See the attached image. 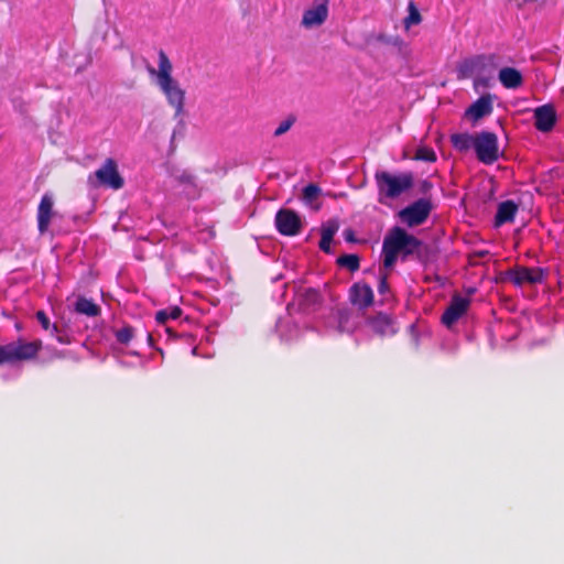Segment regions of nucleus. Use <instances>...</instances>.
<instances>
[{
    "mask_svg": "<svg viewBox=\"0 0 564 564\" xmlns=\"http://www.w3.org/2000/svg\"><path fill=\"white\" fill-rule=\"evenodd\" d=\"M57 340H58L61 344H69V340H68V337H67V336H57Z\"/></svg>",
    "mask_w": 564,
    "mask_h": 564,
    "instance_id": "37",
    "label": "nucleus"
},
{
    "mask_svg": "<svg viewBox=\"0 0 564 564\" xmlns=\"http://www.w3.org/2000/svg\"><path fill=\"white\" fill-rule=\"evenodd\" d=\"M476 134L454 133L451 135L452 145L459 152H467L475 148Z\"/></svg>",
    "mask_w": 564,
    "mask_h": 564,
    "instance_id": "23",
    "label": "nucleus"
},
{
    "mask_svg": "<svg viewBox=\"0 0 564 564\" xmlns=\"http://www.w3.org/2000/svg\"><path fill=\"white\" fill-rule=\"evenodd\" d=\"M115 336L118 343L128 345L134 336V328L130 325H124L115 333Z\"/></svg>",
    "mask_w": 564,
    "mask_h": 564,
    "instance_id": "29",
    "label": "nucleus"
},
{
    "mask_svg": "<svg viewBox=\"0 0 564 564\" xmlns=\"http://www.w3.org/2000/svg\"><path fill=\"white\" fill-rule=\"evenodd\" d=\"M41 339L26 341L19 338L6 345H0V365H17L34 361L42 350Z\"/></svg>",
    "mask_w": 564,
    "mask_h": 564,
    "instance_id": "3",
    "label": "nucleus"
},
{
    "mask_svg": "<svg viewBox=\"0 0 564 564\" xmlns=\"http://www.w3.org/2000/svg\"><path fill=\"white\" fill-rule=\"evenodd\" d=\"M295 122V117L289 116L285 120L281 121L274 131V137H280L286 133Z\"/></svg>",
    "mask_w": 564,
    "mask_h": 564,
    "instance_id": "31",
    "label": "nucleus"
},
{
    "mask_svg": "<svg viewBox=\"0 0 564 564\" xmlns=\"http://www.w3.org/2000/svg\"><path fill=\"white\" fill-rule=\"evenodd\" d=\"M193 180H194V177H193L191 174H186V173H184V174H182V175L180 176V181H181L182 183H188V184H191V183H193Z\"/></svg>",
    "mask_w": 564,
    "mask_h": 564,
    "instance_id": "36",
    "label": "nucleus"
},
{
    "mask_svg": "<svg viewBox=\"0 0 564 564\" xmlns=\"http://www.w3.org/2000/svg\"><path fill=\"white\" fill-rule=\"evenodd\" d=\"M498 78L501 85L507 89H517L523 84V76L514 67H503L499 70Z\"/></svg>",
    "mask_w": 564,
    "mask_h": 564,
    "instance_id": "19",
    "label": "nucleus"
},
{
    "mask_svg": "<svg viewBox=\"0 0 564 564\" xmlns=\"http://www.w3.org/2000/svg\"><path fill=\"white\" fill-rule=\"evenodd\" d=\"M390 270H391V268H386L384 265L379 269L378 292L382 296H386L389 293L388 279L390 276Z\"/></svg>",
    "mask_w": 564,
    "mask_h": 564,
    "instance_id": "27",
    "label": "nucleus"
},
{
    "mask_svg": "<svg viewBox=\"0 0 564 564\" xmlns=\"http://www.w3.org/2000/svg\"><path fill=\"white\" fill-rule=\"evenodd\" d=\"M423 242L415 236L409 234L404 228L394 226L386 235L382 243V257L386 268H392L401 254L405 260L408 257L419 253Z\"/></svg>",
    "mask_w": 564,
    "mask_h": 564,
    "instance_id": "1",
    "label": "nucleus"
},
{
    "mask_svg": "<svg viewBox=\"0 0 564 564\" xmlns=\"http://www.w3.org/2000/svg\"><path fill=\"white\" fill-rule=\"evenodd\" d=\"M478 161L494 164L499 159V141L495 132L481 131L476 133L475 148Z\"/></svg>",
    "mask_w": 564,
    "mask_h": 564,
    "instance_id": "4",
    "label": "nucleus"
},
{
    "mask_svg": "<svg viewBox=\"0 0 564 564\" xmlns=\"http://www.w3.org/2000/svg\"><path fill=\"white\" fill-rule=\"evenodd\" d=\"M339 229V224L337 220H328L322 227V237L319 241V249L325 253H330V243L333 241L334 236Z\"/></svg>",
    "mask_w": 564,
    "mask_h": 564,
    "instance_id": "20",
    "label": "nucleus"
},
{
    "mask_svg": "<svg viewBox=\"0 0 564 564\" xmlns=\"http://www.w3.org/2000/svg\"><path fill=\"white\" fill-rule=\"evenodd\" d=\"M488 253H489V252H488L487 250H484V251H478V252H477V256H479V257H485V256H487Z\"/></svg>",
    "mask_w": 564,
    "mask_h": 564,
    "instance_id": "38",
    "label": "nucleus"
},
{
    "mask_svg": "<svg viewBox=\"0 0 564 564\" xmlns=\"http://www.w3.org/2000/svg\"><path fill=\"white\" fill-rule=\"evenodd\" d=\"M274 224L278 232L286 237L297 236L303 227L300 215L289 208H281L276 212Z\"/></svg>",
    "mask_w": 564,
    "mask_h": 564,
    "instance_id": "6",
    "label": "nucleus"
},
{
    "mask_svg": "<svg viewBox=\"0 0 564 564\" xmlns=\"http://www.w3.org/2000/svg\"><path fill=\"white\" fill-rule=\"evenodd\" d=\"M148 341L152 345V343H153V338H152V335H151V334H149V335H148Z\"/></svg>",
    "mask_w": 564,
    "mask_h": 564,
    "instance_id": "39",
    "label": "nucleus"
},
{
    "mask_svg": "<svg viewBox=\"0 0 564 564\" xmlns=\"http://www.w3.org/2000/svg\"><path fill=\"white\" fill-rule=\"evenodd\" d=\"M492 97L487 94L479 97L466 111L474 120H478L492 112Z\"/></svg>",
    "mask_w": 564,
    "mask_h": 564,
    "instance_id": "18",
    "label": "nucleus"
},
{
    "mask_svg": "<svg viewBox=\"0 0 564 564\" xmlns=\"http://www.w3.org/2000/svg\"><path fill=\"white\" fill-rule=\"evenodd\" d=\"M172 73V64L167 57V55L160 51L159 53V72H158V83H170L174 78L171 75Z\"/></svg>",
    "mask_w": 564,
    "mask_h": 564,
    "instance_id": "24",
    "label": "nucleus"
},
{
    "mask_svg": "<svg viewBox=\"0 0 564 564\" xmlns=\"http://www.w3.org/2000/svg\"><path fill=\"white\" fill-rule=\"evenodd\" d=\"M75 311L89 317H96L100 314L101 308L93 300L85 296H78L75 303Z\"/></svg>",
    "mask_w": 564,
    "mask_h": 564,
    "instance_id": "21",
    "label": "nucleus"
},
{
    "mask_svg": "<svg viewBox=\"0 0 564 564\" xmlns=\"http://www.w3.org/2000/svg\"><path fill=\"white\" fill-rule=\"evenodd\" d=\"M322 194L321 187L315 183H310L302 191V200L305 205L312 207L315 210L321 208V205L316 203Z\"/></svg>",
    "mask_w": 564,
    "mask_h": 564,
    "instance_id": "22",
    "label": "nucleus"
},
{
    "mask_svg": "<svg viewBox=\"0 0 564 564\" xmlns=\"http://www.w3.org/2000/svg\"><path fill=\"white\" fill-rule=\"evenodd\" d=\"M182 315V310L178 306L167 307L158 311L155 314V321L159 324H165L169 319H177Z\"/></svg>",
    "mask_w": 564,
    "mask_h": 564,
    "instance_id": "25",
    "label": "nucleus"
},
{
    "mask_svg": "<svg viewBox=\"0 0 564 564\" xmlns=\"http://www.w3.org/2000/svg\"><path fill=\"white\" fill-rule=\"evenodd\" d=\"M488 57L486 55H476L464 59L457 66L458 79L471 77L474 74L481 72L487 65Z\"/></svg>",
    "mask_w": 564,
    "mask_h": 564,
    "instance_id": "15",
    "label": "nucleus"
},
{
    "mask_svg": "<svg viewBox=\"0 0 564 564\" xmlns=\"http://www.w3.org/2000/svg\"><path fill=\"white\" fill-rule=\"evenodd\" d=\"M375 182L378 191V202L387 204L388 199H395L406 193L414 185L412 172L391 174L387 171H377Z\"/></svg>",
    "mask_w": 564,
    "mask_h": 564,
    "instance_id": "2",
    "label": "nucleus"
},
{
    "mask_svg": "<svg viewBox=\"0 0 564 564\" xmlns=\"http://www.w3.org/2000/svg\"><path fill=\"white\" fill-rule=\"evenodd\" d=\"M95 176L100 185L112 189H120L124 185V181L118 171V164L111 158L107 159L102 166L95 172Z\"/></svg>",
    "mask_w": 564,
    "mask_h": 564,
    "instance_id": "8",
    "label": "nucleus"
},
{
    "mask_svg": "<svg viewBox=\"0 0 564 564\" xmlns=\"http://www.w3.org/2000/svg\"><path fill=\"white\" fill-rule=\"evenodd\" d=\"M509 280L517 286L523 284H536L544 280L545 271L539 267H522L518 265L506 272Z\"/></svg>",
    "mask_w": 564,
    "mask_h": 564,
    "instance_id": "7",
    "label": "nucleus"
},
{
    "mask_svg": "<svg viewBox=\"0 0 564 564\" xmlns=\"http://www.w3.org/2000/svg\"><path fill=\"white\" fill-rule=\"evenodd\" d=\"M349 299L352 305L365 310L373 304V291L369 284L358 282L351 285Z\"/></svg>",
    "mask_w": 564,
    "mask_h": 564,
    "instance_id": "12",
    "label": "nucleus"
},
{
    "mask_svg": "<svg viewBox=\"0 0 564 564\" xmlns=\"http://www.w3.org/2000/svg\"><path fill=\"white\" fill-rule=\"evenodd\" d=\"M339 267L348 269L350 272H356L360 268V258L357 254H343L337 259Z\"/></svg>",
    "mask_w": 564,
    "mask_h": 564,
    "instance_id": "26",
    "label": "nucleus"
},
{
    "mask_svg": "<svg viewBox=\"0 0 564 564\" xmlns=\"http://www.w3.org/2000/svg\"><path fill=\"white\" fill-rule=\"evenodd\" d=\"M328 15V1L324 0L315 3L312 8L303 13L302 24L305 28H313L325 22Z\"/></svg>",
    "mask_w": 564,
    "mask_h": 564,
    "instance_id": "14",
    "label": "nucleus"
},
{
    "mask_svg": "<svg viewBox=\"0 0 564 564\" xmlns=\"http://www.w3.org/2000/svg\"><path fill=\"white\" fill-rule=\"evenodd\" d=\"M416 161H424V162H435L436 161V153L432 148L429 147H420L413 156Z\"/></svg>",
    "mask_w": 564,
    "mask_h": 564,
    "instance_id": "28",
    "label": "nucleus"
},
{
    "mask_svg": "<svg viewBox=\"0 0 564 564\" xmlns=\"http://www.w3.org/2000/svg\"><path fill=\"white\" fill-rule=\"evenodd\" d=\"M534 127L541 132H550L557 120L555 107L552 104H545L536 107L533 111Z\"/></svg>",
    "mask_w": 564,
    "mask_h": 564,
    "instance_id": "11",
    "label": "nucleus"
},
{
    "mask_svg": "<svg viewBox=\"0 0 564 564\" xmlns=\"http://www.w3.org/2000/svg\"><path fill=\"white\" fill-rule=\"evenodd\" d=\"M518 204L511 199L500 203L495 216V226L500 227L505 224L512 223L518 213Z\"/></svg>",
    "mask_w": 564,
    "mask_h": 564,
    "instance_id": "17",
    "label": "nucleus"
},
{
    "mask_svg": "<svg viewBox=\"0 0 564 564\" xmlns=\"http://www.w3.org/2000/svg\"><path fill=\"white\" fill-rule=\"evenodd\" d=\"M35 316L41 326L43 327V329L48 330L51 327V323L46 313L44 311H37Z\"/></svg>",
    "mask_w": 564,
    "mask_h": 564,
    "instance_id": "33",
    "label": "nucleus"
},
{
    "mask_svg": "<svg viewBox=\"0 0 564 564\" xmlns=\"http://www.w3.org/2000/svg\"><path fill=\"white\" fill-rule=\"evenodd\" d=\"M304 302L307 305H314L319 302V293L316 290L310 289L304 293Z\"/></svg>",
    "mask_w": 564,
    "mask_h": 564,
    "instance_id": "32",
    "label": "nucleus"
},
{
    "mask_svg": "<svg viewBox=\"0 0 564 564\" xmlns=\"http://www.w3.org/2000/svg\"><path fill=\"white\" fill-rule=\"evenodd\" d=\"M344 237H345V240L348 241V242H355L356 241L355 232L351 229H346L344 231Z\"/></svg>",
    "mask_w": 564,
    "mask_h": 564,
    "instance_id": "35",
    "label": "nucleus"
},
{
    "mask_svg": "<svg viewBox=\"0 0 564 564\" xmlns=\"http://www.w3.org/2000/svg\"><path fill=\"white\" fill-rule=\"evenodd\" d=\"M432 187H433L432 183L427 180L422 181L420 184V191L423 194L429 193L432 189Z\"/></svg>",
    "mask_w": 564,
    "mask_h": 564,
    "instance_id": "34",
    "label": "nucleus"
},
{
    "mask_svg": "<svg viewBox=\"0 0 564 564\" xmlns=\"http://www.w3.org/2000/svg\"><path fill=\"white\" fill-rule=\"evenodd\" d=\"M368 324L372 332L379 336H390L395 333L391 317L383 313H379L376 316L369 318Z\"/></svg>",
    "mask_w": 564,
    "mask_h": 564,
    "instance_id": "16",
    "label": "nucleus"
},
{
    "mask_svg": "<svg viewBox=\"0 0 564 564\" xmlns=\"http://www.w3.org/2000/svg\"><path fill=\"white\" fill-rule=\"evenodd\" d=\"M53 205L54 202L52 195L48 193L44 194L37 206V229L42 235L48 230L52 217L54 215Z\"/></svg>",
    "mask_w": 564,
    "mask_h": 564,
    "instance_id": "13",
    "label": "nucleus"
},
{
    "mask_svg": "<svg viewBox=\"0 0 564 564\" xmlns=\"http://www.w3.org/2000/svg\"><path fill=\"white\" fill-rule=\"evenodd\" d=\"M469 304V299L463 297L459 294L453 295L448 306L442 315V323L446 327L454 325L467 312Z\"/></svg>",
    "mask_w": 564,
    "mask_h": 564,
    "instance_id": "9",
    "label": "nucleus"
},
{
    "mask_svg": "<svg viewBox=\"0 0 564 564\" xmlns=\"http://www.w3.org/2000/svg\"><path fill=\"white\" fill-rule=\"evenodd\" d=\"M159 86L165 95L169 105L175 109V117L181 116L184 111L185 90L181 88L175 79L170 80L167 84L161 83Z\"/></svg>",
    "mask_w": 564,
    "mask_h": 564,
    "instance_id": "10",
    "label": "nucleus"
},
{
    "mask_svg": "<svg viewBox=\"0 0 564 564\" xmlns=\"http://www.w3.org/2000/svg\"><path fill=\"white\" fill-rule=\"evenodd\" d=\"M409 14L404 19V25L405 28H410L413 24H419L422 20L421 13L417 10L416 6L411 1L409 3Z\"/></svg>",
    "mask_w": 564,
    "mask_h": 564,
    "instance_id": "30",
    "label": "nucleus"
},
{
    "mask_svg": "<svg viewBox=\"0 0 564 564\" xmlns=\"http://www.w3.org/2000/svg\"><path fill=\"white\" fill-rule=\"evenodd\" d=\"M432 209L433 204L430 198H420L402 208L398 213V217L403 224L412 228L424 224L427 220Z\"/></svg>",
    "mask_w": 564,
    "mask_h": 564,
    "instance_id": "5",
    "label": "nucleus"
},
{
    "mask_svg": "<svg viewBox=\"0 0 564 564\" xmlns=\"http://www.w3.org/2000/svg\"><path fill=\"white\" fill-rule=\"evenodd\" d=\"M53 330L57 332V326L55 324L53 325Z\"/></svg>",
    "mask_w": 564,
    "mask_h": 564,
    "instance_id": "40",
    "label": "nucleus"
}]
</instances>
